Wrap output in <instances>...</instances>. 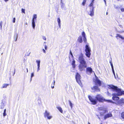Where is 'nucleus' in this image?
<instances>
[{
    "mask_svg": "<svg viewBox=\"0 0 124 124\" xmlns=\"http://www.w3.org/2000/svg\"><path fill=\"white\" fill-rule=\"evenodd\" d=\"M108 88L111 89L113 91L115 92V93L112 94V99L113 100H118L119 99V98L117 96L121 95L123 94L124 95V91H122L121 89L119 88L116 86L112 85H109Z\"/></svg>",
    "mask_w": 124,
    "mask_h": 124,
    "instance_id": "1",
    "label": "nucleus"
},
{
    "mask_svg": "<svg viewBox=\"0 0 124 124\" xmlns=\"http://www.w3.org/2000/svg\"><path fill=\"white\" fill-rule=\"evenodd\" d=\"M88 98L91 102H92V104L93 105L96 104L98 101L101 102H103V101H105L109 102H112L111 100H106L103 97L102 95L99 94L96 95L95 97V99L92 98L90 96H88Z\"/></svg>",
    "mask_w": 124,
    "mask_h": 124,
    "instance_id": "2",
    "label": "nucleus"
},
{
    "mask_svg": "<svg viewBox=\"0 0 124 124\" xmlns=\"http://www.w3.org/2000/svg\"><path fill=\"white\" fill-rule=\"evenodd\" d=\"M85 55L87 57L89 58L91 55V50L90 48L88 45L87 44L85 46Z\"/></svg>",
    "mask_w": 124,
    "mask_h": 124,
    "instance_id": "3",
    "label": "nucleus"
},
{
    "mask_svg": "<svg viewBox=\"0 0 124 124\" xmlns=\"http://www.w3.org/2000/svg\"><path fill=\"white\" fill-rule=\"evenodd\" d=\"M78 61L80 63L86 64V62L84 58L83 54L82 53H81L79 56L78 59Z\"/></svg>",
    "mask_w": 124,
    "mask_h": 124,
    "instance_id": "4",
    "label": "nucleus"
},
{
    "mask_svg": "<svg viewBox=\"0 0 124 124\" xmlns=\"http://www.w3.org/2000/svg\"><path fill=\"white\" fill-rule=\"evenodd\" d=\"M87 67L86 64L80 63L78 66V69L79 70L81 71L85 70V68Z\"/></svg>",
    "mask_w": 124,
    "mask_h": 124,
    "instance_id": "5",
    "label": "nucleus"
},
{
    "mask_svg": "<svg viewBox=\"0 0 124 124\" xmlns=\"http://www.w3.org/2000/svg\"><path fill=\"white\" fill-rule=\"evenodd\" d=\"M76 78L77 82L81 86V83L80 80V79L81 78V76L78 73H76Z\"/></svg>",
    "mask_w": 124,
    "mask_h": 124,
    "instance_id": "6",
    "label": "nucleus"
},
{
    "mask_svg": "<svg viewBox=\"0 0 124 124\" xmlns=\"http://www.w3.org/2000/svg\"><path fill=\"white\" fill-rule=\"evenodd\" d=\"M44 117H46L48 119H50L52 117V116L50 115L49 112L47 110H46L45 113H44Z\"/></svg>",
    "mask_w": 124,
    "mask_h": 124,
    "instance_id": "7",
    "label": "nucleus"
},
{
    "mask_svg": "<svg viewBox=\"0 0 124 124\" xmlns=\"http://www.w3.org/2000/svg\"><path fill=\"white\" fill-rule=\"evenodd\" d=\"M93 72L92 69L90 67H86V73L88 75H90Z\"/></svg>",
    "mask_w": 124,
    "mask_h": 124,
    "instance_id": "8",
    "label": "nucleus"
},
{
    "mask_svg": "<svg viewBox=\"0 0 124 124\" xmlns=\"http://www.w3.org/2000/svg\"><path fill=\"white\" fill-rule=\"evenodd\" d=\"M37 15L36 14L34 15H33V18L32 19V26L33 29L35 28V20L37 18Z\"/></svg>",
    "mask_w": 124,
    "mask_h": 124,
    "instance_id": "9",
    "label": "nucleus"
},
{
    "mask_svg": "<svg viewBox=\"0 0 124 124\" xmlns=\"http://www.w3.org/2000/svg\"><path fill=\"white\" fill-rule=\"evenodd\" d=\"M102 82L99 80L97 77L96 78L95 81V85H98L99 86H101L102 84Z\"/></svg>",
    "mask_w": 124,
    "mask_h": 124,
    "instance_id": "10",
    "label": "nucleus"
},
{
    "mask_svg": "<svg viewBox=\"0 0 124 124\" xmlns=\"http://www.w3.org/2000/svg\"><path fill=\"white\" fill-rule=\"evenodd\" d=\"M117 104L119 105L122 106L124 104V99L123 98L120 99L117 101Z\"/></svg>",
    "mask_w": 124,
    "mask_h": 124,
    "instance_id": "11",
    "label": "nucleus"
},
{
    "mask_svg": "<svg viewBox=\"0 0 124 124\" xmlns=\"http://www.w3.org/2000/svg\"><path fill=\"white\" fill-rule=\"evenodd\" d=\"M91 89L92 90H94L97 92H99L100 91V88L97 86H94L91 87Z\"/></svg>",
    "mask_w": 124,
    "mask_h": 124,
    "instance_id": "12",
    "label": "nucleus"
},
{
    "mask_svg": "<svg viewBox=\"0 0 124 124\" xmlns=\"http://www.w3.org/2000/svg\"><path fill=\"white\" fill-rule=\"evenodd\" d=\"M112 116V115L111 113L109 112L106 115L104 116V119H106L107 118L110 117Z\"/></svg>",
    "mask_w": 124,
    "mask_h": 124,
    "instance_id": "13",
    "label": "nucleus"
},
{
    "mask_svg": "<svg viewBox=\"0 0 124 124\" xmlns=\"http://www.w3.org/2000/svg\"><path fill=\"white\" fill-rule=\"evenodd\" d=\"M94 14V8L93 7L90 10V13H89V15L91 16H93Z\"/></svg>",
    "mask_w": 124,
    "mask_h": 124,
    "instance_id": "14",
    "label": "nucleus"
},
{
    "mask_svg": "<svg viewBox=\"0 0 124 124\" xmlns=\"http://www.w3.org/2000/svg\"><path fill=\"white\" fill-rule=\"evenodd\" d=\"M99 109L100 110L103 111V113H105L106 111V108L103 106H101L99 107Z\"/></svg>",
    "mask_w": 124,
    "mask_h": 124,
    "instance_id": "15",
    "label": "nucleus"
},
{
    "mask_svg": "<svg viewBox=\"0 0 124 124\" xmlns=\"http://www.w3.org/2000/svg\"><path fill=\"white\" fill-rule=\"evenodd\" d=\"M77 40L78 42L80 43H82L83 42V39L82 37L80 36H79Z\"/></svg>",
    "mask_w": 124,
    "mask_h": 124,
    "instance_id": "16",
    "label": "nucleus"
},
{
    "mask_svg": "<svg viewBox=\"0 0 124 124\" xmlns=\"http://www.w3.org/2000/svg\"><path fill=\"white\" fill-rule=\"evenodd\" d=\"M9 85V84H3L2 86L1 87L2 88H6L7 86Z\"/></svg>",
    "mask_w": 124,
    "mask_h": 124,
    "instance_id": "17",
    "label": "nucleus"
},
{
    "mask_svg": "<svg viewBox=\"0 0 124 124\" xmlns=\"http://www.w3.org/2000/svg\"><path fill=\"white\" fill-rule=\"evenodd\" d=\"M57 21L58 22V23L59 27L60 28L61 24V20L60 18H58Z\"/></svg>",
    "mask_w": 124,
    "mask_h": 124,
    "instance_id": "18",
    "label": "nucleus"
},
{
    "mask_svg": "<svg viewBox=\"0 0 124 124\" xmlns=\"http://www.w3.org/2000/svg\"><path fill=\"white\" fill-rule=\"evenodd\" d=\"M56 108L61 113H62L63 112V110L62 108L60 107H57Z\"/></svg>",
    "mask_w": 124,
    "mask_h": 124,
    "instance_id": "19",
    "label": "nucleus"
},
{
    "mask_svg": "<svg viewBox=\"0 0 124 124\" xmlns=\"http://www.w3.org/2000/svg\"><path fill=\"white\" fill-rule=\"evenodd\" d=\"M116 37L117 39H118V37L119 38H121L122 39L124 40V37H123L120 34H117Z\"/></svg>",
    "mask_w": 124,
    "mask_h": 124,
    "instance_id": "20",
    "label": "nucleus"
},
{
    "mask_svg": "<svg viewBox=\"0 0 124 124\" xmlns=\"http://www.w3.org/2000/svg\"><path fill=\"white\" fill-rule=\"evenodd\" d=\"M18 38V35L17 34H16L14 35V40H15V41H16Z\"/></svg>",
    "mask_w": 124,
    "mask_h": 124,
    "instance_id": "21",
    "label": "nucleus"
},
{
    "mask_svg": "<svg viewBox=\"0 0 124 124\" xmlns=\"http://www.w3.org/2000/svg\"><path fill=\"white\" fill-rule=\"evenodd\" d=\"M61 7L62 8H64L65 5L62 2V0H61Z\"/></svg>",
    "mask_w": 124,
    "mask_h": 124,
    "instance_id": "22",
    "label": "nucleus"
},
{
    "mask_svg": "<svg viewBox=\"0 0 124 124\" xmlns=\"http://www.w3.org/2000/svg\"><path fill=\"white\" fill-rule=\"evenodd\" d=\"M75 62L74 60H73L72 62V65L73 68H74L76 66L75 65Z\"/></svg>",
    "mask_w": 124,
    "mask_h": 124,
    "instance_id": "23",
    "label": "nucleus"
},
{
    "mask_svg": "<svg viewBox=\"0 0 124 124\" xmlns=\"http://www.w3.org/2000/svg\"><path fill=\"white\" fill-rule=\"evenodd\" d=\"M36 62L38 66H40V60H36Z\"/></svg>",
    "mask_w": 124,
    "mask_h": 124,
    "instance_id": "24",
    "label": "nucleus"
},
{
    "mask_svg": "<svg viewBox=\"0 0 124 124\" xmlns=\"http://www.w3.org/2000/svg\"><path fill=\"white\" fill-rule=\"evenodd\" d=\"M81 34L83 38L86 37L84 31H83L82 32Z\"/></svg>",
    "mask_w": 124,
    "mask_h": 124,
    "instance_id": "25",
    "label": "nucleus"
},
{
    "mask_svg": "<svg viewBox=\"0 0 124 124\" xmlns=\"http://www.w3.org/2000/svg\"><path fill=\"white\" fill-rule=\"evenodd\" d=\"M6 109H5L4 110V113H3V116H5L6 115Z\"/></svg>",
    "mask_w": 124,
    "mask_h": 124,
    "instance_id": "26",
    "label": "nucleus"
},
{
    "mask_svg": "<svg viewBox=\"0 0 124 124\" xmlns=\"http://www.w3.org/2000/svg\"><path fill=\"white\" fill-rule=\"evenodd\" d=\"M83 40L85 43H86L87 41L86 37H85L84 38H83Z\"/></svg>",
    "mask_w": 124,
    "mask_h": 124,
    "instance_id": "27",
    "label": "nucleus"
},
{
    "mask_svg": "<svg viewBox=\"0 0 124 124\" xmlns=\"http://www.w3.org/2000/svg\"><path fill=\"white\" fill-rule=\"evenodd\" d=\"M121 117L123 119H124V112H123L121 113Z\"/></svg>",
    "mask_w": 124,
    "mask_h": 124,
    "instance_id": "28",
    "label": "nucleus"
},
{
    "mask_svg": "<svg viewBox=\"0 0 124 124\" xmlns=\"http://www.w3.org/2000/svg\"><path fill=\"white\" fill-rule=\"evenodd\" d=\"M34 76V73H32L31 74V81L32 79V78Z\"/></svg>",
    "mask_w": 124,
    "mask_h": 124,
    "instance_id": "29",
    "label": "nucleus"
},
{
    "mask_svg": "<svg viewBox=\"0 0 124 124\" xmlns=\"http://www.w3.org/2000/svg\"><path fill=\"white\" fill-rule=\"evenodd\" d=\"M86 1V0H84L83 1L82 3V4L84 6L85 5Z\"/></svg>",
    "mask_w": 124,
    "mask_h": 124,
    "instance_id": "30",
    "label": "nucleus"
},
{
    "mask_svg": "<svg viewBox=\"0 0 124 124\" xmlns=\"http://www.w3.org/2000/svg\"><path fill=\"white\" fill-rule=\"evenodd\" d=\"M42 38L43 40H46V38L45 37V36H42Z\"/></svg>",
    "mask_w": 124,
    "mask_h": 124,
    "instance_id": "31",
    "label": "nucleus"
},
{
    "mask_svg": "<svg viewBox=\"0 0 124 124\" xmlns=\"http://www.w3.org/2000/svg\"><path fill=\"white\" fill-rule=\"evenodd\" d=\"M44 48L45 50H46L47 49V46L46 45V44L44 45Z\"/></svg>",
    "mask_w": 124,
    "mask_h": 124,
    "instance_id": "32",
    "label": "nucleus"
},
{
    "mask_svg": "<svg viewBox=\"0 0 124 124\" xmlns=\"http://www.w3.org/2000/svg\"><path fill=\"white\" fill-rule=\"evenodd\" d=\"M3 23V22L2 21H1L0 22V29L1 30L2 28V25Z\"/></svg>",
    "mask_w": 124,
    "mask_h": 124,
    "instance_id": "33",
    "label": "nucleus"
},
{
    "mask_svg": "<svg viewBox=\"0 0 124 124\" xmlns=\"http://www.w3.org/2000/svg\"><path fill=\"white\" fill-rule=\"evenodd\" d=\"M69 103H70V106L71 108H72V104L71 103V101H69Z\"/></svg>",
    "mask_w": 124,
    "mask_h": 124,
    "instance_id": "34",
    "label": "nucleus"
},
{
    "mask_svg": "<svg viewBox=\"0 0 124 124\" xmlns=\"http://www.w3.org/2000/svg\"><path fill=\"white\" fill-rule=\"evenodd\" d=\"M22 13H25V10L24 9H23V8L22 9Z\"/></svg>",
    "mask_w": 124,
    "mask_h": 124,
    "instance_id": "35",
    "label": "nucleus"
},
{
    "mask_svg": "<svg viewBox=\"0 0 124 124\" xmlns=\"http://www.w3.org/2000/svg\"><path fill=\"white\" fill-rule=\"evenodd\" d=\"M119 6H116V5H114V7L116 8H118Z\"/></svg>",
    "mask_w": 124,
    "mask_h": 124,
    "instance_id": "36",
    "label": "nucleus"
},
{
    "mask_svg": "<svg viewBox=\"0 0 124 124\" xmlns=\"http://www.w3.org/2000/svg\"><path fill=\"white\" fill-rule=\"evenodd\" d=\"M121 10L122 12H124V8H121Z\"/></svg>",
    "mask_w": 124,
    "mask_h": 124,
    "instance_id": "37",
    "label": "nucleus"
},
{
    "mask_svg": "<svg viewBox=\"0 0 124 124\" xmlns=\"http://www.w3.org/2000/svg\"><path fill=\"white\" fill-rule=\"evenodd\" d=\"M93 3H91L90 4V7H92V8H93Z\"/></svg>",
    "mask_w": 124,
    "mask_h": 124,
    "instance_id": "38",
    "label": "nucleus"
},
{
    "mask_svg": "<svg viewBox=\"0 0 124 124\" xmlns=\"http://www.w3.org/2000/svg\"><path fill=\"white\" fill-rule=\"evenodd\" d=\"M40 66H38V70H37V72L38 71H39L40 70Z\"/></svg>",
    "mask_w": 124,
    "mask_h": 124,
    "instance_id": "39",
    "label": "nucleus"
},
{
    "mask_svg": "<svg viewBox=\"0 0 124 124\" xmlns=\"http://www.w3.org/2000/svg\"><path fill=\"white\" fill-rule=\"evenodd\" d=\"M42 51L44 53H46V51L44 49H43L42 50Z\"/></svg>",
    "mask_w": 124,
    "mask_h": 124,
    "instance_id": "40",
    "label": "nucleus"
},
{
    "mask_svg": "<svg viewBox=\"0 0 124 124\" xmlns=\"http://www.w3.org/2000/svg\"><path fill=\"white\" fill-rule=\"evenodd\" d=\"M70 54L71 55V56L72 57H73V54H72V52H71V51H70Z\"/></svg>",
    "mask_w": 124,
    "mask_h": 124,
    "instance_id": "41",
    "label": "nucleus"
},
{
    "mask_svg": "<svg viewBox=\"0 0 124 124\" xmlns=\"http://www.w3.org/2000/svg\"><path fill=\"white\" fill-rule=\"evenodd\" d=\"M111 66L112 70L114 69L113 64H111Z\"/></svg>",
    "mask_w": 124,
    "mask_h": 124,
    "instance_id": "42",
    "label": "nucleus"
},
{
    "mask_svg": "<svg viewBox=\"0 0 124 124\" xmlns=\"http://www.w3.org/2000/svg\"><path fill=\"white\" fill-rule=\"evenodd\" d=\"M16 19L15 18H14L13 19V22L15 23V22Z\"/></svg>",
    "mask_w": 124,
    "mask_h": 124,
    "instance_id": "43",
    "label": "nucleus"
},
{
    "mask_svg": "<svg viewBox=\"0 0 124 124\" xmlns=\"http://www.w3.org/2000/svg\"><path fill=\"white\" fill-rule=\"evenodd\" d=\"M112 70L113 73L114 74V75H115V71H114V69Z\"/></svg>",
    "mask_w": 124,
    "mask_h": 124,
    "instance_id": "44",
    "label": "nucleus"
},
{
    "mask_svg": "<svg viewBox=\"0 0 124 124\" xmlns=\"http://www.w3.org/2000/svg\"><path fill=\"white\" fill-rule=\"evenodd\" d=\"M108 95L110 96L111 95V94L110 93H109L108 92Z\"/></svg>",
    "mask_w": 124,
    "mask_h": 124,
    "instance_id": "45",
    "label": "nucleus"
},
{
    "mask_svg": "<svg viewBox=\"0 0 124 124\" xmlns=\"http://www.w3.org/2000/svg\"><path fill=\"white\" fill-rule=\"evenodd\" d=\"M46 42H44V45L45 44L46 45Z\"/></svg>",
    "mask_w": 124,
    "mask_h": 124,
    "instance_id": "46",
    "label": "nucleus"
},
{
    "mask_svg": "<svg viewBox=\"0 0 124 124\" xmlns=\"http://www.w3.org/2000/svg\"><path fill=\"white\" fill-rule=\"evenodd\" d=\"M109 62L110 64V65H111V64H112V62H111V61H110V62Z\"/></svg>",
    "mask_w": 124,
    "mask_h": 124,
    "instance_id": "47",
    "label": "nucleus"
},
{
    "mask_svg": "<svg viewBox=\"0 0 124 124\" xmlns=\"http://www.w3.org/2000/svg\"><path fill=\"white\" fill-rule=\"evenodd\" d=\"M94 0H93L92 1V3H93H93H94Z\"/></svg>",
    "mask_w": 124,
    "mask_h": 124,
    "instance_id": "48",
    "label": "nucleus"
},
{
    "mask_svg": "<svg viewBox=\"0 0 124 124\" xmlns=\"http://www.w3.org/2000/svg\"><path fill=\"white\" fill-rule=\"evenodd\" d=\"M4 0L5 2H7L8 1V0Z\"/></svg>",
    "mask_w": 124,
    "mask_h": 124,
    "instance_id": "49",
    "label": "nucleus"
},
{
    "mask_svg": "<svg viewBox=\"0 0 124 124\" xmlns=\"http://www.w3.org/2000/svg\"><path fill=\"white\" fill-rule=\"evenodd\" d=\"M104 0V2H105V5H106V0Z\"/></svg>",
    "mask_w": 124,
    "mask_h": 124,
    "instance_id": "50",
    "label": "nucleus"
},
{
    "mask_svg": "<svg viewBox=\"0 0 124 124\" xmlns=\"http://www.w3.org/2000/svg\"><path fill=\"white\" fill-rule=\"evenodd\" d=\"M15 71H16V70H15H15H14V75L15 74Z\"/></svg>",
    "mask_w": 124,
    "mask_h": 124,
    "instance_id": "51",
    "label": "nucleus"
},
{
    "mask_svg": "<svg viewBox=\"0 0 124 124\" xmlns=\"http://www.w3.org/2000/svg\"><path fill=\"white\" fill-rule=\"evenodd\" d=\"M55 80H54V84H55Z\"/></svg>",
    "mask_w": 124,
    "mask_h": 124,
    "instance_id": "52",
    "label": "nucleus"
},
{
    "mask_svg": "<svg viewBox=\"0 0 124 124\" xmlns=\"http://www.w3.org/2000/svg\"><path fill=\"white\" fill-rule=\"evenodd\" d=\"M97 116H98V119H99L100 120V118L98 116V115H97Z\"/></svg>",
    "mask_w": 124,
    "mask_h": 124,
    "instance_id": "53",
    "label": "nucleus"
},
{
    "mask_svg": "<svg viewBox=\"0 0 124 124\" xmlns=\"http://www.w3.org/2000/svg\"><path fill=\"white\" fill-rule=\"evenodd\" d=\"M114 75V77H115V78L116 79V75H115H115Z\"/></svg>",
    "mask_w": 124,
    "mask_h": 124,
    "instance_id": "54",
    "label": "nucleus"
},
{
    "mask_svg": "<svg viewBox=\"0 0 124 124\" xmlns=\"http://www.w3.org/2000/svg\"><path fill=\"white\" fill-rule=\"evenodd\" d=\"M52 88H54V86H52Z\"/></svg>",
    "mask_w": 124,
    "mask_h": 124,
    "instance_id": "55",
    "label": "nucleus"
},
{
    "mask_svg": "<svg viewBox=\"0 0 124 124\" xmlns=\"http://www.w3.org/2000/svg\"><path fill=\"white\" fill-rule=\"evenodd\" d=\"M26 70H27V72H28V69L27 68L26 69Z\"/></svg>",
    "mask_w": 124,
    "mask_h": 124,
    "instance_id": "56",
    "label": "nucleus"
},
{
    "mask_svg": "<svg viewBox=\"0 0 124 124\" xmlns=\"http://www.w3.org/2000/svg\"><path fill=\"white\" fill-rule=\"evenodd\" d=\"M38 101H40V100H38Z\"/></svg>",
    "mask_w": 124,
    "mask_h": 124,
    "instance_id": "57",
    "label": "nucleus"
},
{
    "mask_svg": "<svg viewBox=\"0 0 124 124\" xmlns=\"http://www.w3.org/2000/svg\"><path fill=\"white\" fill-rule=\"evenodd\" d=\"M107 14H108V12H107V13H106V15H107Z\"/></svg>",
    "mask_w": 124,
    "mask_h": 124,
    "instance_id": "58",
    "label": "nucleus"
},
{
    "mask_svg": "<svg viewBox=\"0 0 124 124\" xmlns=\"http://www.w3.org/2000/svg\"><path fill=\"white\" fill-rule=\"evenodd\" d=\"M88 124H90L89 122H88Z\"/></svg>",
    "mask_w": 124,
    "mask_h": 124,
    "instance_id": "59",
    "label": "nucleus"
},
{
    "mask_svg": "<svg viewBox=\"0 0 124 124\" xmlns=\"http://www.w3.org/2000/svg\"><path fill=\"white\" fill-rule=\"evenodd\" d=\"M117 0L118 1H119L120 0Z\"/></svg>",
    "mask_w": 124,
    "mask_h": 124,
    "instance_id": "60",
    "label": "nucleus"
},
{
    "mask_svg": "<svg viewBox=\"0 0 124 124\" xmlns=\"http://www.w3.org/2000/svg\"><path fill=\"white\" fill-rule=\"evenodd\" d=\"M101 124H102L101 123Z\"/></svg>",
    "mask_w": 124,
    "mask_h": 124,
    "instance_id": "61",
    "label": "nucleus"
}]
</instances>
